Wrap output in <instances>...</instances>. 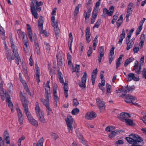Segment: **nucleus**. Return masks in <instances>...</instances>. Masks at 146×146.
<instances>
[{
  "instance_id": "obj_1",
  "label": "nucleus",
  "mask_w": 146,
  "mask_h": 146,
  "mask_svg": "<svg viewBox=\"0 0 146 146\" xmlns=\"http://www.w3.org/2000/svg\"><path fill=\"white\" fill-rule=\"evenodd\" d=\"M20 98L23 107L24 108V111L28 118V120L32 125L35 126L37 127L38 125V122L33 118L30 113L29 111L28 101L25 97L22 94L21 95H20Z\"/></svg>"
},
{
  "instance_id": "obj_2",
  "label": "nucleus",
  "mask_w": 146,
  "mask_h": 146,
  "mask_svg": "<svg viewBox=\"0 0 146 146\" xmlns=\"http://www.w3.org/2000/svg\"><path fill=\"white\" fill-rule=\"evenodd\" d=\"M125 139L131 146H142L139 145V143L143 141L142 138L138 135L132 134L130 135L129 137H126Z\"/></svg>"
},
{
  "instance_id": "obj_3",
  "label": "nucleus",
  "mask_w": 146,
  "mask_h": 146,
  "mask_svg": "<svg viewBox=\"0 0 146 146\" xmlns=\"http://www.w3.org/2000/svg\"><path fill=\"white\" fill-rule=\"evenodd\" d=\"M36 107L35 108L37 117L39 120L42 123L46 122V120L44 118V113L40 109L38 102L36 103Z\"/></svg>"
},
{
  "instance_id": "obj_4",
  "label": "nucleus",
  "mask_w": 146,
  "mask_h": 146,
  "mask_svg": "<svg viewBox=\"0 0 146 146\" xmlns=\"http://www.w3.org/2000/svg\"><path fill=\"white\" fill-rule=\"evenodd\" d=\"M55 17L52 16L51 17V25L54 27L56 38H58V35L60 32V30L58 27V22H55Z\"/></svg>"
},
{
  "instance_id": "obj_5",
  "label": "nucleus",
  "mask_w": 146,
  "mask_h": 146,
  "mask_svg": "<svg viewBox=\"0 0 146 146\" xmlns=\"http://www.w3.org/2000/svg\"><path fill=\"white\" fill-rule=\"evenodd\" d=\"M96 102L97 106L100 112L104 111L106 107L104 102L103 101L101 100L100 98H98L96 99Z\"/></svg>"
},
{
  "instance_id": "obj_6",
  "label": "nucleus",
  "mask_w": 146,
  "mask_h": 146,
  "mask_svg": "<svg viewBox=\"0 0 146 146\" xmlns=\"http://www.w3.org/2000/svg\"><path fill=\"white\" fill-rule=\"evenodd\" d=\"M40 100L47 109V110L48 111V115H49L50 114V111L51 113H52V110L50 107L49 100H45L41 98L40 99Z\"/></svg>"
},
{
  "instance_id": "obj_7",
  "label": "nucleus",
  "mask_w": 146,
  "mask_h": 146,
  "mask_svg": "<svg viewBox=\"0 0 146 146\" xmlns=\"http://www.w3.org/2000/svg\"><path fill=\"white\" fill-rule=\"evenodd\" d=\"M130 117V114L128 113H122L118 116V118L120 120L125 122L126 120Z\"/></svg>"
},
{
  "instance_id": "obj_8",
  "label": "nucleus",
  "mask_w": 146,
  "mask_h": 146,
  "mask_svg": "<svg viewBox=\"0 0 146 146\" xmlns=\"http://www.w3.org/2000/svg\"><path fill=\"white\" fill-rule=\"evenodd\" d=\"M125 101L127 103H131L137 100V98L135 96L130 94L126 95L124 98Z\"/></svg>"
},
{
  "instance_id": "obj_9",
  "label": "nucleus",
  "mask_w": 146,
  "mask_h": 146,
  "mask_svg": "<svg viewBox=\"0 0 146 146\" xmlns=\"http://www.w3.org/2000/svg\"><path fill=\"white\" fill-rule=\"evenodd\" d=\"M87 77V75L86 72H84L83 76L81 79L82 84H79V85L80 87L82 88H84L86 87V83Z\"/></svg>"
},
{
  "instance_id": "obj_10",
  "label": "nucleus",
  "mask_w": 146,
  "mask_h": 146,
  "mask_svg": "<svg viewBox=\"0 0 146 146\" xmlns=\"http://www.w3.org/2000/svg\"><path fill=\"white\" fill-rule=\"evenodd\" d=\"M67 126L68 128H69L70 129L71 131L73 130V128L72 125L73 123L74 119L71 116H68L67 119L66 120Z\"/></svg>"
},
{
  "instance_id": "obj_11",
  "label": "nucleus",
  "mask_w": 146,
  "mask_h": 146,
  "mask_svg": "<svg viewBox=\"0 0 146 146\" xmlns=\"http://www.w3.org/2000/svg\"><path fill=\"white\" fill-rule=\"evenodd\" d=\"M96 117V114L93 111L87 112L86 113L85 117V118L88 120H91Z\"/></svg>"
},
{
  "instance_id": "obj_12",
  "label": "nucleus",
  "mask_w": 146,
  "mask_h": 146,
  "mask_svg": "<svg viewBox=\"0 0 146 146\" xmlns=\"http://www.w3.org/2000/svg\"><path fill=\"white\" fill-rule=\"evenodd\" d=\"M31 10L32 15L36 19L38 18V14L35 11V6L34 4V3L32 1L31 3Z\"/></svg>"
},
{
  "instance_id": "obj_13",
  "label": "nucleus",
  "mask_w": 146,
  "mask_h": 146,
  "mask_svg": "<svg viewBox=\"0 0 146 146\" xmlns=\"http://www.w3.org/2000/svg\"><path fill=\"white\" fill-rule=\"evenodd\" d=\"M104 49L103 46H101L99 48L98 50L100 54L98 56V60L99 64L100 63L102 58L104 55Z\"/></svg>"
},
{
  "instance_id": "obj_14",
  "label": "nucleus",
  "mask_w": 146,
  "mask_h": 146,
  "mask_svg": "<svg viewBox=\"0 0 146 146\" xmlns=\"http://www.w3.org/2000/svg\"><path fill=\"white\" fill-rule=\"evenodd\" d=\"M114 10V7L112 6L109 8V10H110V11L106 8H105L103 9V13L104 15L107 14L109 16H111Z\"/></svg>"
},
{
  "instance_id": "obj_15",
  "label": "nucleus",
  "mask_w": 146,
  "mask_h": 146,
  "mask_svg": "<svg viewBox=\"0 0 146 146\" xmlns=\"http://www.w3.org/2000/svg\"><path fill=\"white\" fill-rule=\"evenodd\" d=\"M127 81L129 82L132 80L134 81H138L139 80V78L135 76V74L132 73H129L127 75Z\"/></svg>"
},
{
  "instance_id": "obj_16",
  "label": "nucleus",
  "mask_w": 146,
  "mask_h": 146,
  "mask_svg": "<svg viewBox=\"0 0 146 146\" xmlns=\"http://www.w3.org/2000/svg\"><path fill=\"white\" fill-rule=\"evenodd\" d=\"M135 40V38H133L130 40L126 41V43L127 44V46L126 48L127 50H129L130 48H131L134 44V41Z\"/></svg>"
},
{
  "instance_id": "obj_17",
  "label": "nucleus",
  "mask_w": 146,
  "mask_h": 146,
  "mask_svg": "<svg viewBox=\"0 0 146 146\" xmlns=\"http://www.w3.org/2000/svg\"><path fill=\"white\" fill-rule=\"evenodd\" d=\"M17 112L18 114V116L19 119V121L20 124L21 125L23 123V118L22 115V111L19 109L17 110Z\"/></svg>"
},
{
  "instance_id": "obj_18",
  "label": "nucleus",
  "mask_w": 146,
  "mask_h": 146,
  "mask_svg": "<svg viewBox=\"0 0 146 146\" xmlns=\"http://www.w3.org/2000/svg\"><path fill=\"white\" fill-rule=\"evenodd\" d=\"M5 97L6 98V101L8 103V106L11 109V111L13 110V104L10 100V97L8 94H5Z\"/></svg>"
},
{
  "instance_id": "obj_19",
  "label": "nucleus",
  "mask_w": 146,
  "mask_h": 146,
  "mask_svg": "<svg viewBox=\"0 0 146 146\" xmlns=\"http://www.w3.org/2000/svg\"><path fill=\"white\" fill-rule=\"evenodd\" d=\"M43 17L42 16H40L38 21V26L39 30L42 31L43 29Z\"/></svg>"
},
{
  "instance_id": "obj_20",
  "label": "nucleus",
  "mask_w": 146,
  "mask_h": 146,
  "mask_svg": "<svg viewBox=\"0 0 146 146\" xmlns=\"http://www.w3.org/2000/svg\"><path fill=\"white\" fill-rule=\"evenodd\" d=\"M86 39L87 43H89L91 40L90 36L91 34L90 32V28L87 27L86 30Z\"/></svg>"
},
{
  "instance_id": "obj_21",
  "label": "nucleus",
  "mask_w": 146,
  "mask_h": 146,
  "mask_svg": "<svg viewBox=\"0 0 146 146\" xmlns=\"http://www.w3.org/2000/svg\"><path fill=\"white\" fill-rule=\"evenodd\" d=\"M92 11V8H89L88 9L87 11L86 10H85L84 11V15L85 18V19L86 20L87 19L89 18L91 12Z\"/></svg>"
},
{
  "instance_id": "obj_22",
  "label": "nucleus",
  "mask_w": 146,
  "mask_h": 146,
  "mask_svg": "<svg viewBox=\"0 0 146 146\" xmlns=\"http://www.w3.org/2000/svg\"><path fill=\"white\" fill-rule=\"evenodd\" d=\"M57 86L56 85H54L53 90V94L54 96V98L55 102H58L59 101V98L57 95Z\"/></svg>"
},
{
  "instance_id": "obj_23",
  "label": "nucleus",
  "mask_w": 146,
  "mask_h": 146,
  "mask_svg": "<svg viewBox=\"0 0 146 146\" xmlns=\"http://www.w3.org/2000/svg\"><path fill=\"white\" fill-rule=\"evenodd\" d=\"M125 30L124 29H123L122 30V33L119 36V41L118 42V43L120 45L121 44L123 40L125 38Z\"/></svg>"
},
{
  "instance_id": "obj_24",
  "label": "nucleus",
  "mask_w": 146,
  "mask_h": 146,
  "mask_svg": "<svg viewBox=\"0 0 146 146\" xmlns=\"http://www.w3.org/2000/svg\"><path fill=\"white\" fill-rule=\"evenodd\" d=\"M23 43L24 44L23 48L25 53H27L29 52L28 48V42L26 40H23Z\"/></svg>"
},
{
  "instance_id": "obj_25",
  "label": "nucleus",
  "mask_w": 146,
  "mask_h": 146,
  "mask_svg": "<svg viewBox=\"0 0 146 146\" xmlns=\"http://www.w3.org/2000/svg\"><path fill=\"white\" fill-rule=\"evenodd\" d=\"M69 43H70V44H69V50L71 51V52H72V50L71 48V46L72 45V43L73 41V38L72 36V34L71 33H70L69 34Z\"/></svg>"
},
{
  "instance_id": "obj_26",
  "label": "nucleus",
  "mask_w": 146,
  "mask_h": 146,
  "mask_svg": "<svg viewBox=\"0 0 146 146\" xmlns=\"http://www.w3.org/2000/svg\"><path fill=\"white\" fill-rule=\"evenodd\" d=\"M123 21V15H120L119 17V18L118 20L116 23V24L117 26V28H118L121 25Z\"/></svg>"
},
{
  "instance_id": "obj_27",
  "label": "nucleus",
  "mask_w": 146,
  "mask_h": 146,
  "mask_svg": "<svg viewBox=\"0 0 146 146\" xmlns=\"http://www.w3.org/2000/svg\"><path fill=\"white\" fill-rule=\"evenodd\" d=\"M141 66L140 64L139 66H138V65H137V66H134L133 67V70H135V72L138 74L140 73V70L141 68Z\"/></svg>"
},
{
  "instance_id": "obj_28",
  "label": "nucleus",
  "mask_w": 146,
  "mask_h": 146,
  "mask_svg": "<svg viewBox=\"0 0 146 146\" xmlns=\"http://www.w3.org/2000/svg\"><path fill=\"white\" fill-rule=\"evenodd\" d=\"M133 3H131L129 4L128 5V8L127 11V13L132 14V7H133Z\"/></svg>"
},
{
  "instance_id": "obj_29",
  "label": "nucleus",
  "mask_w": 146,
  "mask_h": 146,
  "mask_svg": "<svg viewBox=\"0 0 146 146\" xmlns=\"http://www.w3.org/2000/svg\"><path fill=\"white\" fill-rule=\"evenodd\" d=\"M134 60V59L132 57L126 60L124 63V66L125 67L127 66L129 64Z\"/></svg>"
},
{
  "instance_id": "obj_30",
  "label": "nucleus",
  "mask_w": 146,
  "mask_h": 146,
  "mask_svg": "<svg viewBox=\"0 0 146 146\" xmlns=\"http://www.w3.org/2000/svg\"><path fill=\"white\" fill-rule=\"evenodd\" d=\"M97 72V68L93 70L92 74L91 80H95Z\"/></svg>"
},
{
  "instance_id": "obj_31",
  "label": "nucleus",
  "mask_w": 146,
  "mask_h": 146,
  "mask_svg": "<svg viewBox=\"0 0 146 146\" xmlns=\"http://www.w3.org/2000/svg\"><path fill=\"white\" fill-rule=\"evenodd\" d=\"M3 82L1 81L0 83V94H4L5 95L6 94H8L7 93L5 92L3 89Z\"/></svg>"
},
{
  "instance_id": "obj_32",
  "label": "nucleus",
  "mask_w": 146,
  "mask_h": 146,
  "mask_svg": "<svg viewBox=\"0 0 146 146\" xmlns=\"http://www.w3.org/2000/svg\"><path fill=\"white\" fill-rule=\"evenodd\" d=\"M125 88L127 89V93H129L130 92L134 90L135 88L134 86L131 87L130 86H128V85L126 86H125Z\"/></svg>"
},
{
  "instance_id": "obj_33",
  "label": "nucleus",
  "mask_w": 146,
  "mask_h": 146,
  "mask_svg": "<svg viewBox=\"0 0 146 146\" xmlns=\"http://www.w3.org/2000/svg\"><path fill=\"white\" fill-rule=\"evenodd\" d=\"M98 11L96 8L94 9L92 13V18L96 19L98 14Z\"/></svg>"
},
{
  "instance_id": "obj_34",
  "label": "nucleus",
  "mask_w": 146,
  "mask_h": 146,
  "mask_svg": "<svg viewBox=\"0 0 146 146\" xmlns=\"http://www.w3.org/2000/svg\"><path fill=\"white\" fill-rule=\"evenodd\" d=\"M125 122L127 125H129L134 126L135 125L133 123V121L132 120L129 119H128L127 120H126Z\"/></svg>"
},
{
  "instance_id": "obj_35",
  "label": "nucleus",
  "mask_w": 146,
  "mask_h": 146,
  "mask_svg": "<svg viewBox=\"0 0 146 146\" xmlns=\"http://www.w3.org/2000/svg\"><path fill=\"white\" fill-rule=\"evenodd\" d=\"M45 97L46 98L45 100H49V95H50V91H49L48 89H47L46 88H45Z\"/></svg>"
},
{
  "instance_id": "obj_36",
  "label": "nucleus",
  "mask_w": 146,
  "mask_h": 146,
  "mask_svg": "<svg viewBox=\"0 0 146 146\" xmlns=\"http://www.w3.org/2000/svg\"><path fill=\"white\" fill-rule=\"evenodd\" d=\"M79 110L78 108H75L73 109L72 111V113L73 115H74L76 114H77L79 112Z\"/></svg>"
},
{
  "instance_id": "obj_37",
  "label": "nucleus",
  "mask_w": 146,
  "mask_h": 146,
  "mask_svg": "<svg viewBox=\"0 0 146 146\" xmlns=\"http://www.w3.org/2000/svg\"><path fill=\"white\" fill-rule=\"evenodd\" d=\"M6 57L8 60L11 62L13 59V58L11 53H8L6 55Z\"/></svg>"
},
{
  "instance_id": "obj_38",
  "label": "nucleus",
  "mask_w": 146,
  "mask_h": 146,
  "mask_svg": "<svg viewBox=\"0 0 146 146\" xmlns=\"http://www.w3.org/2000/svg\"><path fill=\"white\" fill-rule=\"evenodd\" d=\"M101 23V19H98L97 21L96 22L95 25L93 27V28H98L99 25H100Z\"/></svg>"
},
{
  "instance_id": "obj_39",
  "label": "nucleus",
  "mask_w": 146,
  "mask_h": 146,
  "mask_svg": "<svg viewBox=\"0 0 146 146\" xmlns=\"http://www.w3.org/2000/svg\"><path fill=\"white\" fill-rule=\"evenodd\" d=\"M43 139L41 138L38 141L36 146H43Z\"/></svg>"
},
{
  "instance_id": "obj_40",
  "label": "nucleus",
  "mask_w": 146,
  "mask_h": 146,
  "mask_svg": "<svg viewBox=\"0 0 146 146\" xmlns=\"http://www.w3.org/2000/svg\"><path fill=\"white\" fill-rule=\"evenodd\" d=\"M15 57V60L16 61V63L18 65L19 64V62L21 61V59L20 58V57L19 56V54L17 55L14 56Z\"/></svg>"
},
{
  "instance_id": "obj_41",
  "label": "nucleus",
  "mask_w": 146,
  "mask_h": 146,
  "mask_svg": "<svg viewBox=\"0 0 146 146\" xmlns=\"http://www.w3.org/2000/svg\"><path fill=\"white\" fill-rule=\"evenodd\" d=\"M4 139L6 141V143L9 144L10 143V140L9 139V135H4L3 136Z\"/></svg>"
},
{
  "instance_id": "obj_42",
  "label": "nucleus",
  "mask_w": 146,
  "mask_h": 146,
  "mask_svg": "<svg viewBox=\"0 0 146 146\" xmlns=\"http://www.w3.org/2000/svg\"><path fill=\"white\" fill-rule=\"evenodd\" d=\"M79 4H78L75 7V10L74 12V15H76L79 12Z\"/></svg>"
},
{
  "instance_id": "obj_43",
  "label": "nucleus",
  "mask_w": 146,
  "mask_h": 146,
  "mask_svg": "<svg viewBox=\"0 0 146 146\" xmlns=\"http://www.w3.org/2000/svg\"><path fill=\"white\" fill-rule=\"evenodd\" d=\"M80 65L76 64L75 68H73V72H79L78 70L80 69Z\"/></svg>"
},
{
  "instance_id": "obj_44",
  "label": "nucleus",
  "mask_w": 146,
  "mask_h": 146,
  "mask_svg": "<svg viewBox=\"0 0 146 146\" xmlns=\"http://www.w3.org/2000/svg\"><path fill=\"white\" fill-rule=\"evenodd\" d=\"M35 69L36 72V76L38 77L40 76V70L38 65L37 64H35Z\"/></svg>"
},
{
  "instance_id": "obj_45",
  "label": "nucleus",
  "mask_w": 146,
  "mask_h": 146,
  "mask_svg": "<svg viewBox=\"0 0 146 146\" xmlns=\"http://www.w3.org/2000/svg\"><path fill=\"white\" fill-rule=\"evenodd\" d=\"M116 133L114 131L111 132L109 134L108 137L110 138H112L116 135Z\"/></svg>"
},
{
  "instance_id": "obj_46",
  "label": "nucleus",
  "mask_w": 146,
  "mask_h": 146,
  "mask_svg": "<svg viewBox=\"0 0 146 146\" xmlns=\"http://www.w3.org/2000/svg\"><path fill=\"white\" fill-rule=\"evenodd\" d=\"M28 31V36L31 42L33 41L32 38L33 33L31 30Z\"/></svg>"
},
{
  "instance_id": "obj_47",
  "label": "nucleus",
  "mask_w": 146,
  "mask_h": 146,
  "mask_svg": "<svg viewBox=\"0 0 146 146\" xmlns=\"http://www.w3.org/2000/svg\"><path fill=\"white\" fill-rule=\"evenodd\" d=\"M7 90L9 92H10L13 89V86L12 84L11 83L8 84L7 85Z\"/></svg>"
},
{
  "instance_id": "obj_48",
  "label": "nucleus",
  "mask_w": 146,
  "mask_h": 146,
  "mask_svg": "<svg viewBox=\"0 0 146 146\" xmlns=\"http://www.w3.org/2000/svg\"><path fill=\"white\" fill-rule=\"evenodd\" d=\"M73 102L72 105L73 106H76L79 104V102L76 99H74L73 100Z\"/></svg>"
},
{
  "instance_id": "obj_49",
  "label": "nucleus",
  "mask_w": 146,
  "mask_h": 146,
  "mask_svg": "<svg viewBox=\"0 0 146 146\" xmlns=\"http://www.w3.org/2000/svg\"><path fill=\"white\" fill-rule=\"evenodd\" d=\"M106 87L107 88V93H110L111 92L110 90L111 88V85H109L108 83L107 84Z\"/></svg>"
},
{
  "instance_id": "obj_50",
  "label": "nucleus",
  "mask_w": 146,
  "mask_h": 146,
  "mask_svg": "<svg viewBox=\"0 0 146 146\" xmlns=\"http://www.w3.org/2000/svg\"><path fill=\"white\" fill-rule=\"evenodd\" d=\"M25 139V137L24 136H22L20 138L18 142V145L19 146H21V141H22L24 140Z\"/></svg>"
},
{
  "instance_id": "obj_51",
  "label": "nucleus",
  "mask_w": 146,
  "mask_h": 146,
  "mask_svg": "<svg viewBox=\"0 0 146 146\" xmlns=\"http://www.w3.org/2000/svg\"><path fill=\"white\" fill-rule=\"evenodd\" d=\"M40 31V33L42 34L45 36H48V34L45 30H43V29L41 30H39Z\"/></svg>"
},
{
  "instance_id": "obj_52",
  "label": "nucleus",
  "mask_w": 146,
  "mask_h": 146,
  "mask_svg": "<svg viewBox=\"0 0 146 146\" xmlns=\"http://www.w3.org/2000/svg\"><path fill=\"white\" fill-rule=\"evenodd\" d=\"M142 77L146 79V69H143L142 72Z\"/></svg>"
},
{
  "instance_id": "obj_53",
  "label": "nucleus",
  "mask_w": 146,
  "mask_h": 146,
  "mask_svg": "<svg viewBox=\"0 0 146 146\" xmlns=\"http://www.w3.org/2000/svg\"><path fill=\"white\" fill-rule=\"evenodd\" d=\"M142 28V27L141 26H139L138 28L137 29L136 31V35H138L139 33L141 31Z\"/></svg>"
},
{
  "instance_id": "obj_54",
  "label": "nucleus",
  "mask_w": 146,
  "mask_h": 146,
  "mask_svg": "<svg viewBox=\"0 0 146 146\" xmlns=\"http://www.w3.org/2000/svg\"><path fill=\"white\" fill-rule=\"evenodd\" d=\"M139 47H137L135 46V44L133 48V50L134 53H137L139 51Z\"/></svg>"
},
{
  "instance_id": "obj_55",
  "label": "nucleus",
  "mask_w": 146,
  "mask_h": 146,
  "mask_svg": "<svg viewBox=\"0 0 146 146\" xmlns=\"http://www.w3.org/2000/svg\"><path fill=\"white\" fill-rule=\"evenodd\" d=\"M33 38L35 45H38V44L36 34L34 35Z\"/></svg>"
},
{
  "instance_id": "obj_56",
  "label": "nucleus",
  "mask_w": 146,
  "mask_h": 146,
  "mask_svg": "<svg viewBox=\"0 0 146 146\" xmlns=\"http://www.w3.org/2000/svg\"><path fill=\"white\" fill-rule=\"evenodd\" d=\"M92 52V48L91 47H89V50L87 52L88 56L90 57Z\"/></svg>"
},
{
  "instance_id": "obj_57",
  "label": "nucleus",
  "mask_w": 146,
  "mask_h": 146,
  "mask_svg": "<svg viewBox=\"0 0 146 146\" xmlns=\"http://www.w3.org/2000/svg\"><path fill=\"white\" fill-rule=\"evenodd\" d=\"M51 136L52 138L54 139L55 140L58 137V135L54 133H52L51 134Z\"/></svg>"
},
{
  "instance_id": "obj_58",
  "label": "nucleus",
  "mask_w": 146,
  "mask_h": 146,
  "mask_svg": "<svg viewBox=\"0 0 146 146\" xmlns=\"http://www.w3.org/2000/svg\"><path fill=\"white\" fill-rule=\"evenodd\" d=\"M64 85V91H68V84L65 83L63 84Z\"/></svg>"
},
{
  "instance_id": "obj_59",
  "label": "nucleus",
  "mask_w": 146,
  "mask_h": 146,
  "mask_svg": "<svg viewBox=\"0 0 146 146\" xmlns=\"http://www.w3.org/2000/svg\"><path fill=\"white\" fill-rule=\"evenodd\" d=\"M113 55H109V62L110 64L113 60L114 57H113Z\"/></svg>"
},
{
  "instance_id": "obj_60",
  "label": "nucleus",
  "mask_w": 146,
  "mask_h": 146,
  "mask_svg": "<svg viewBox=\"0 0 146 146\" xmlns=\"http://www.w3.org/2000/svg\"><path fill=\"white\" fill-rule=\"evenodd\" d=\"M144 62V56L141 57L139 61V63L141 66L143 65V64Z\"/></svg>"
},
{
  "instance_id": "obj_61",
  "label": "nucleus",
  "mask_w": 146,
  "mask_h": 146,
  "mask_svg": "<svg viewBox=\"0 0 146 146\" xmlns=\"http://www.w3.org/2000/svg\"><path fill=\"white\" fill-rule=\"evenodd\" d=\"M99 36L98 35H96V36L94 39L93 41V44L95 43V44H97V43L98 42V38Z\"/></svg>"
},
{
  "instance_id": "obj_62",
  "label": "nucleus",
  "mask_w": 146,
  "mask_h": 146,
  "mask_svg": "<svg viewBox=\"0 0 146 146\" xmlns=\"http://www.w3.org/2000/svg\"><path fill=\"white\" fill-rule=\"evenodd\" d=\"M24 89L28 93V94L31 95V93L30 92V90H29V88L27 85L24 86Z\"/></svg>"
},
{
  "instance_id": "obj_63",
  "label": "nucleus",
  "mask_w": 146,
  "mask_h": 146,
  "mask_svg": "<svg viewBox=\"0 0 146 146\" xmlns=\"http://www.w3.org/2000/svg\"><path fill=\"white\" fill-rule=\"evenodd\" d=\"M12 50L14 56L17 55L18 54L17 48L16 49L14 48L12 49Z\"/></svg>"
},
{
  "instance_id": "obj_64",
  "label": "nucleus",
  "mask_w": 146,
  "mask_h": 146,
  "mask_svg": "<svg viewBox=\"0 0 146 146\" xmlns=\"http://www.w3.org/2000/svg\"><path fill=\"white\" fill-rule=\"evenodd\" d=\"M0 34L1 35H4L5 34L3 28L0 26Z\"/></svg>"
}]
</instances>
